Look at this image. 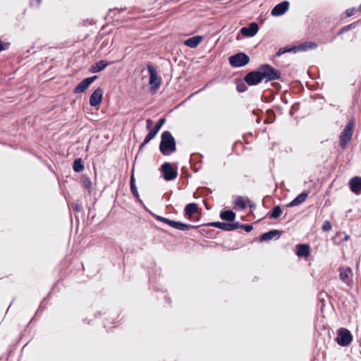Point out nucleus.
Returning a JSON list of instances; mask_svg holds the SVG:
<instances>
[{
  "mask_svg": "<svg viewBox=\"0 0 361 361\" xmlns=\"http://www.w3.org/2000/svg\"><path fill=\"white\" fill-rule=\"evenodd\" d=\"M196 157H200V159H202V157H203L202 154H198V153H194V154H191V159H193V160H196V159H196ZM200 160H201V159H200Z\"/></svg>",
  "mask_w": 361,
  "mask_h": 361,
  "instance_id": "49530a36",
  "label": "nucleus"
},
{
  "mask_svg": "<svg viewBox=\"0 0 361 361\" xmlns=\"http://www.w3.org/2000/svg\"><path fill=\"white\" fill-rule=\"evenodd\" d=\"M161 168L163 173V177L166 180H173L177 177V170L173 168L171 163L165 162L161 165Z\"/></svg>",
  "mask_w": 361,
  "mask_h": 361,
  "instance_id": "6e6552de",
  "label": "nucleus"
},
{
  "mask_svg": "<svg viewBox=\"0 0 361 361\" xmlns=\"http://www.w3.org/2000/svg\"><path fill=\"white\" fill-rule=\"evenodd\" d=\"M102 315V312H97L95 314H94V317H97L99 316Z\"/></svg>",
  "mask_w": 361,
  "mask_h": 361,
  "instance_id": "3c124183",
  "label": "nucleus"
},
{
  "mask_svg": "<svg viewBox=\"0 0 361 361\" xmlns=\"http://www.w3.org/2000/svg\"><path fill=\"white\" fill-rule=\"evenodd\" d=\"M165 300L168 304H170L171 302V298L168 296H165Z\"/></svg>",
  "mask_w": 361,
  "mask_h": 361,
  "instance_id": "8fccbe9b",
  "label": "nucleus"
},
{
  "mask_svg": "<svg viewBox=\"0 0 361 361\" xmlns=\"http://www.w3.org/2000/svg\"><path fill=\"white\" fill-rule=\"evenodd\" d=\"M352 273V270L350 268L348 267V268H345V269H340V274H339V276H340V279L343 281H346V280L348 279L349 277V275Z\"/></svg>",
  "mask_w": 361,
  "mask_h": 361,
  "instance_id": "a878e982",
  "label": "nucleus"
},
{
  "mask_svg": "<svg viewBox=\"0 0 361 361\" xmlns=\"http://www.w3.org/2000/svg\"><path fill=\"white\" fill-rule=\"evenodd\" d=\"M357 11L356 8H350L345 10V15L347 17H350L353 16Z\"/></svg>",
  "mask_w": 361,
  "mask_h": 361,
  "instance_id": "ea45409f",
  "label": "nucleus"
},
{
  "mask_svg": "<svg viewBox=\"0 0 361 361\" xmlns=\"http://www.w3.org/2000/svg\"><path fill=\"white\" fill-rule=\"evenodd\" d=\"M112 62H108L105 60H100L92 65V73H98L104 70L107 66L111 64Z\"/></svg>",
  "mask_w": 361,
  "mask_h": 361,
  "instance_id": "a211bd4d",
  "label": "nucleus"
},
{
  "mask_svg": "<svg viewBox=\"0 0 361 361\" xmlns=\"http://www.w3.org/2000/svg\"><path fill=\"white\" fill-rule=\"evenodd\" d=\"M286 215H287V214H285V215H284V219H286Z\"/></svg>",
  "mask_w": 361,
  "mask_h": 361,
  "instance_id": "680f3d73",
  "label": "nucleus"
},
{
  "mask_svg": "<svg viewBox=\"0 0 361 361\" xmlns=\"http://www.w3.org/2000/svg\"><path fill=\"white\" fill-rule=\"evenodd\" d=\"M159 150L164 156L171 155L176 151V142L171 132L166 130L162 133Z\"/></svg>",
  "mask_w": 361,
  "mask_h": 361,
  "instance_id": "f257e3e1",
  "label": "nucleus"
},
{
  "mask_svg": "<svg viewBox=\"0 0 361 361\" xmlns=\"http://www.w3.org/2000/svg\"><path fill=\"white\" fill-rule=\"evenodd\" d=\"M207 226L216 227L225 231H229V222L214 221L208 223Z\"/></svg>",
  "mask_w": 361,
  "mask_h": 361,
  "instance_id": "b1692460",
  "label": "nucleus"
},
{
  "mask_svg": "<svg viewBox=\"0 0 361 361\" xmlns=\"http://www.w3.org/2000/svg\"><path fill=\"white\" fill-rule=\"evenodd\" d=\"M281 236V231L278 230H271L264 233L260 235L259 240L261 242L270 240L274 238H279Z\"/></svg>",
  "mask_w": 361,
  "mask_h": 361,
  "instance_id": "4468645a",
  "label": "nucleus"
},
{
  "mask_svg": "<svg viewBox=\"0 0 361 361\" xmlns=\"http://www.w3.org/2000/svg\"><path fill=\"white\" fill-rule=\"evenodd\" d=\"M360 346H361V342H360Z\"/></svg>",
  "mask_w": 361,
  "mask_h": 361,
  "instance_id": "e2e57ef3",
  "label": "nucleus"
},
{
  "mask_svg": "<svg viewBox=\"0 0 361 361\" xmlns=\"http://www.w3.org/2000/svg\"><path fill=\"white\" fill-rule=\"evenodd\" d=\"M357 22H354L348 25L343 27L338 32V35H342L345 32L350 31V30L354 29L357 26Z\"/></svg>",
  "mask_w": 361,
  "mask_h": 361,
  "instance_id": "c85d7f7f",
  "label": "nucleus"
},
{
  "mask_svg": "<svg viewBox=\"0 0 361 361\" xmlns=\"http://www.w3.org/2000/svg\"><path fill=\"white\" fill-rule=\"evenodd\" d=\"M354 126V120L352 119L349 121L339 135V146L343 149H345L347 147L348 142L352 139Z\"/></svg>",
  "mask_w": 361,
  "mask_h": 361,
  "instance_id": "7ed1b4c3",
  "label": "nucleus"
},
{
  "mask_svg": "<svg viewBox=\"0 0 361 361\" xmlns=\"http://www.w3.org/2000/svg\"><path fill=\"white\" fill-rule=\"evenodd\" d=\"M97 78V75H92V83Z\"/></svg>",
  "mask_w": 361,
  "mask_h": 361,
  "instance_id": "603ef678",
  "label": "nucleus"
},
{
  "mask_svg": "<svg viewBox=\"0 0 361 361\" xmlns=\"http://www.w3.org/2000/svg\"><path fill=\"white\" fill-rule=\"evenodd\" d=\"M84 22H89V19H87L86 20H84Z\"/></svg>",
  "mask_w": 361,
  "mask_h": 361,
  "instance_id": "bf43d9fd",
  "label": "nucleus"
},
{
  "mask_svg": "<svg viewBox=\"0 0 361 361\" xmlns=\"http://www.w3.org/2000/svg\"><path fill=\"white\" fill-rule=\"evenodd\" d=\"M206 87H207V86H204V87H202V89H200L199 91H197V92H195V93H193V94H190V96L186 99V100L190 99V98H191L194 94H197L198 92H201V91L204 90L206 88Z\"/></svg>",
  "mask_w": 361,
  "mask_h": 361,
  "instance_id": "09e8293b",
  "label": "nucleus"
},
{
  "mask_svg": "<svg viewBox=\"0 0 361 361\" xmlns=\"http://www.w3.org/2000/svg\"><path fill=\"white\" fill-rule=\"evenodd\" d=\"M350 190L355 195L361 194V177L354 176L349 181Z\"/></svg>",
  "mask_w": 361,
  "mask_h": 361,
  "instance_id": "9b49d317",
  "label": "nucleus"
},
{
  "mask_svg": "<svg viewBox=\"0 0 361 361\" xmlns=\"http://www.w3.org/2000/svg\"><path fill=\"white\" fill-rule=\"evenodd\" d=\"M290 6L289 1H283L276 4L271 11L273 16H281L283 15L288 9Z\"/></svg>",
  "mask_w": 361,
  "mask_h": 361,
  "instance_id": "9d476101",
  "label": "nucleus"
},
{
  "mask_svg": "<svg viewBox=\"0 0 361 361\" xmlns=\"http://www.w3.org/2000/svg\"><path fill=\"white\" fill-rule=\"evenodd\" d=\"M42 0H37L38 6L40 5Z\"/></svg>",
  "mask_w": 361,
  "mask_h": 361,
  "instance_id": "864d4df0",
  "label": "nucleus"
},
{
  "mask_svg": "<svg viewBox=\"0 0 361 361\" xmlns=\"http://www.w3.org/2000/svg\"><path fill=\"white\" fill-rule=\"evenodd\" d=\"M198 209L197 204L196 203H189L188 204L185 209V216H187L189 219L193 220V214H195Z\"/></svg>",
  "mask_w": 361,
  "mask_h": 361,
  "instance_id": "dca6fc26",
  "label": "nucleus"
},
{
  "mask_svg": "<svg viewBox=\"0 0 361 361\" xmlns=\"http://www.w3.org/2000/svg\"><path fill=\"white\" fill-rule=\"evenodd\" d=\"M73 208L76 212H81L82 209V207L80 204H78V203L73 204Z\"/></svg>",
  "mask_w": 361,
  "mask_h": 361,
  "instance_id": "37998d69",
  "label": "nucleus"
},
{
  "mask_svg": "<svg viewBox=\"0 0 361 361\" xmlns=\"http://www.w3.org/2000/svg\"><path fill=\"white\" fill-rule=\"evenodd\" d=\"M250 208H252V207H255V206H254V205H250Z\"/></svg>",
  "mask_w": 361,
  "mask_h": 361,
  "instance_id": "052dcab7",
  "label": "nucleus"
},
{
  "mask_svg": "<svg viewBox=\"0 0 361 361\" xmlns=\"http://www.w3.org/2000/svg\"><path fill=\"white\" fill-rule=\"evenodd\" d=\"M235 216V213L231 209L222 210L220 213V218L224 221H227L228 222L233 221Z\"/></svg>",
  "mask_w": 361,
  "mask_h": 361,
  "instance_id": "f3484780",
  "label": "nucleus"
},
{
  "mask_svg": "<svg viewBox=\"0 0 361 361\" xmlns=\"http://www.w3.org/2000/svg\"><path fill=\"white\" fill-rule=\"evenodd\" d=\"M310 246L307 244H298L296 255L298 257H308L310 255Z\"/></svg>",
  "mask_w": 361,
  "mask_h": 361,
  "instance_id": "6ab92c4d",
  "label": "nucleus"
},
{
  "mask_svg": "<svg viewBox=\"0 0 361 361\" xmlns=\"http://www.w3.org/2000/svg\"><path fill=\"white\" fill-rule=\"evenodd\" d=\"M357 11L361 12V4L359 6V8H358Z\"/></svg>",
  "mask_w": 361,
  "mask_h": 361,
  "instance_id": "4d7b16f0",
  "label": "nucleus"
},
{
  "mask_svg": "<svg viewBox=\"0 0 361 361\" xmlns=\"http://www.w3.org/2000/svg\"><path fill=\"white\" fill-rule=\"evenodd\" d=\"M147 66L149 74V84L150 90L152 92H155L159 88L161 79L158 75L157 68L152 63H148Z\"/></svg>",
  "mask_w": 361,
  "mask_h": 361,
  "instance_id": "20e7f679",
  "label": "nucleus"
},
{
  "mask_svg": "<svg viewBox=\"0 0 361 361\" xmlns=\"http://www.w3.org/2000/svg\"><path fill=\"white\" fill-rule=\"evenodd\" d=\"M157 133H156L153 129L151 130L149 133L146 135L144 140L145 142H149L156 135Z\"/></svg>",
  "mask_w": 361,
  "mask_h": 361,
  "instance_id": "72a5a7b5",
  "label": "nucleus"
},
{
  "mask_svg": "<svg viewBox=\"0 0 361 361\" xmlns=\"http://www.w3.org/2000/svg\"><path fill=\"white\" fill-rule=\"evenodd\" d=\"M203 40V37L200 35H196L192 37H189L184 41V44L190 48H196L200 43Z\"/></svg>",
  "mask_w": 361,
  "mask_h": 361,
  "instance_id": "2eb2a0df",
  "label": "nucleus"
},
{
  "mask_svg": "<svg viewBox=\"0 0 361 361\" xmlns=\"http://www.w3.org/2000/svg\"><path fill=\"white\" fill-rule=\"evenodd\" d=\"M171 227L175 228L180 231H188L190 228H197L199 226H193L191 224H187L180 221H173Z\"/></svg>",
  "mask_w": 361,
  "mask_h": 361,
  "instance_id": "aec40b11",
  "label": "nucleus"
},
{
  "mask_svg": "<svg viewBox=\"0 0 361 361\" xmlns=\"http://www.w3.org/2000/svg\"><path fill=\"white\" fill-rule=\"evenodd\" d=\"M257 122L258 123H259L261 122V119H260L259 118H258L257 119Z\"/></svg>",
  "mask_w": 361,
  "mask_h": 361,
  "instance_id": "6e6d98bb",
  "label": "nucleus"
},
{
  "mask_svg": "<svg viewBox=\"0 0 361 361\" xmlns=\"http://www.w3.org/2000/svg\"><path fill=\"white\" fill-rule=\"evenodd\" d=\"M318 47V44L314 42H305L298 45L299 51H304L311 49H314Z\"/></svg>",
  "mask_w": 361,
  "mask_h": 361,
  "instance_id": "4be33fe9",
  "label": "nucleus"
},
{
  "mask_svg": "<svg viewBox=\"0 0 361 361\" xmlns=\"http://www.w3.org/2000/svg\"><path fill=\"white\" fill-rule=\"evenodd\" d=\"M243 80L250 86L257 85L263 81L259 68L256 70L248 72L244 77Z\"/></svg>",
  "mask_w": 361,
  "mask_h": 361,
  "instance_id": "0eeeda50",
  "label": "nucleus"
},
{
  "mask_svg": "<svg viewBox=\"0 0 361 361\" xmlns=\"http://www.w3.org/2000/svg\"><path fill=\"white\" fill-rule=\"evenodd\" d=\"M309 192L307 191H303L300 195H298L296 197H295L290 202L286 205L288 207H295L299 205L304 202L307 197H308Z\"/></svg>",
  "mask_w": 361,
  "mask_h": 361,
  "instance_id": "ddd939ff",
  "label": "nucleus"
},
{
  "mask_svg": "<svg viewBox=\"0 0 361 361\" xmlns=\"http://www.w3.org/2000/svg\"><path fill=\"white\" fill-rule=\"evenodd\" d=\"M240 228L244 229L246 232L249 233L252 231L253 226L252 224H240Z\"/></svg>",
  "mask_w": 361,
  "mask_h": 361,
  "instance_id": "e433bc0d",
  "label": "nucleus"
},
{
  "mask_svg": "<svg viewBox=\"0 0 361 361\" xmlns=\"http://www.w3.org/2000/svg\"><path fill=\"white\" fill-rule=\"evenodd\" d=\"M332 226L329 221H325L322 226V230L324 231H329L331 229Z\"/></svg>",
  "mask_w": 361,
  "mask_h": 361,
  "instance_id": "c9c22d12",
  "label": "nucleus"
},
{
  "mask_svg": "<svg viewBox=\"0 0 361 361\" xmlns=\"http://www.w3.org/2000/svg\"><path fill=\"white\" fill-rule=\"evenodd\" d=\"M166 122L165 118H161L159 119V121L156 123L155 126L154 127L153 130L158 133L161 128L163 126V125Z\"/></svg>",
  "mask_w": 361,
  "mask_h": 361,
  "instance_id": "473e14b6",
  "label": "nucleus"
},
{
  "mask_svg": "<svg viewBox=\"0 0 361 361\" xmlns=\"http://www.w3.org/2000/svg\"><path fill=\"white\" fill-rule=\"evenodd\" d=\"M10 44L0 40V52L8 49Z\"/></svg>",
  "mask_w": 361,
  "mask_h": 361,
  "instance_id": "a19ab883",
  "label": "nucleus"
},
{
  "mask_svg": "<svg viewBox=\"0 0 361 361\" xmlns=\"http://www.w3.org/2000/svg\"><path fill=\"white\" fill-rule=\"evenodd\" d=\"M258 68L263 80H264L266 82L274 80H279L281 78V71L269 64H262Z\"/></svg>",
  "mask_w": 361,
  "mask_h": 361,
  "instance_id": "f03ea898",
  "label": "nucleus"
},
{
  "mask_svg": "<svg viewBox=\"0 0 361 361\" xmlns=\"http://www.w3.org/2000/svg\"><path fill=\"white\" fill-rule=\"evenodd\" d=\"M90 85V77L85 78L74 89L75 93L83 92Z\"/></svg>",
  "mask_w": 361,
  "mask_h": 361,
  "instance_id": "412c9836",
  "label": "nucleus"
},
{
  "mask_svg": "<svg viewBox=\"0 0 361 361\" xmlns=\"http://www.w3.org/2000/svg\"><path fill=\"white\" fill-rule=\"evenodd\" d=\"M146 123H147V125H146L147 130H152V128L153 124H154L153 121L152 119L148 118L146 121Z\"/></svg>",
  "mask_w": 361,
  "mask_h": 361,
  "instance_id": "79ce46f5",
  "label": "nucleus"
},
{
  "mask_svg": "<svg viewBox=\"0 0 361 361\" xmlns=\"http://www.w3.org/2000/svg\"><path fill=\"white\" fill-rule=\"evenodd\" d=\"M130 190H131L133 196H135V197H138L139 194H138V192H137V188L135 185V180L133 174L130 177Z\"/></svg>",
  "mask_w": 361,
  "mask_h": 361,
  "instance_id": "cd10ccee",
  "label": "nucleus"
},
{
  "mask_svg": "<svg viewBox=\"0 0 361 361\" xmlns=\"http://www.w3.org/2000/svg\"><path fill=\"white\" fill-rule=\"evenodd\" d=\"M90 145V139H89V140L87 141V148L89 147V145Z\"/></svg>",
  "mask_w": 361,
  "mask_h": 361,
  "instance_id": "5fc2aeb1",
  "label": "nucleus"
},
{
  "mask_svg": "<svg viewBox=\"0 0 361 361\" xmlns=\"http://www.w3.org/2000/svg\"><path fill=\"white\" fill-rule=\"evenodd\" d=\"M348 238H349V236L348 235H345V240H347Z\"/></svg>",
  "mask_w": 361,
  "mask_h": 361,
  "instance_id": "13d9d810",
  "label": "nucleus"
},
{
  "mask_svg": "<svg viewBox=\"0 0 361 361\" xmlns=\"http://www.w3.org/2000/svg\"><path fill=\"white\" fill-rule=\"evenodd\" d=\"M123 11H124V9H123V8H121V9H118V8L109 9L108 16L109 18H114V16H112L113 13L115 14L116 12L120 13L121 12H122Z\"/></svg>",
  "mask_w": 361,
  "mask_h": 361,
  "instance_id": "4c0bfd02",
  "label": "nucleus"
},
{
  "mask_svg": "<svg viewBox=\"0 0 361 361\" xmlns=\"http://www.w3.org/2000/svg\"><path fill=\"white\" fill-rule=\"evenodd\" d=\"M240 224L238 221L229 222V231H234L237 228H240Z\"/></svg>",
  "mask_w": 361,
  "mask_h": 361,
  "instance_id": "f704fd0d",
  "label": "nucleus"
},
{
  "mask_svg": "<svg viewBox=\"0 0 361 361\" xmlns=\"http://www.w3.org/2000/svg\"><path fill=\"white\" fill-rule=\"evenodd\" d=\"M228 61L233 68H240L249 63L250 57L244 52H238L229 56Z\"/></svg>",
  "mask_w": 361,
  "mask_h": 361,
  "instance_id": "39448f33",
  "label": "nucleus"
},
{
  "mask_svg": "<svg viewBox=\"0 0 361 361\" xmlns=\"http://www.w3.org/2000/svg\"><path fill=\"white\" fill-rule=\"evenodd\" d=\"M85 187L88 190V192H90V180L89 179L85 180Z\"/></svg>",
  "mask_w": 361,
  "mask_h": 361,
  "instance_id": "a18cd8bd",
  "label": "nucleus"
},
{
  "mask_svg": "<svg viewBox=\"0 0 361 361\" xmlns=\"http://www.w3.org/2000/svg\"><path fill=\"white\" fill-rule=\"evenodd\" d=\"M281 214H282V209H281V206L276 205L273 207V209L271 211H269L267 213V216L269 219H277L280 217Z\"/></svg>",
  "mask_w": 361,
  "mask_h": 361,
  "instance_id": "5701e85b",
  "label": "nucleus"
},
{
  "mask_svg": "<svg viewBox=\"0 0 361 361\" xmlns=\"http://www.w3.org/2000/svg\"><path fill=\"white\" fill-rule=\"evenodd\" d=\"M247 83L243 80H240L239 82H237V85H236V90L238 92H244L245 91H247Z\"/></svg>",
  "mask_w": 361,
  "mask_h": 361,
  "instance_id": "7c9ffc66",
  "label": "nucleus"
},
{
  "mask_svg": "<svg viewBox=\"0 0 361 361\" xmlns=\"http://www.w3.org/2000/svg\"><path fill=\"white\" fill-rule=\"evenodd\" d=\"M353 341L351 332L345 328H340L338 330L336 341L343 347L348 346Z\"/></svg>",
  "mask_w": 361,
  "mask_h": 361,
  "instance_id": "423d86ee",
  "label": "nucleus"
},
{
  "mask_svg": "<svg viewBox=\"0 0 361 361\" xmlns=\"http://www.w3.org/2000/svg\"><path fill=\"white\" fill-rule=\"evenodd\" d=\"M259 30V25L255 22L250 23L247 26L240 28V33L246 37H254Z\"/></svg>",
  "mask_w": 361,
  "mask_h": 361,
  "instance_id": "1a4fd4ad",
  "label": "nucleus"
},
{
  "mask_svg": "<svg viewBox=\"0 0 361 361\" xmlns=\"http://www.w3.org/2000/svg\"><path fill=\"white\" fill-rule=\"evenodd\" d=\"M267 118L264 121L266 124L272 123L276 119V115L272 109H268L266 111Z\"/></svg>",
  "mask_w": 361,
  "mask_h": 361,
  "instance_id": "393cba45",
  "label": "nucleus"
},
{
  "mask_svg": "<svg viewBox=\"0 0 361 361\" xmlns=\"http://www.w3.org/2000/svg\"><path fill=\"white\" fill-rule=\"evenodd\" d=\"M73 169L75 172H80L83 170L84 166L80 159H76L73 161Z\"/></svg>",
  "mask_w": 361,
  "mask_h": 361,
  "instance_id": "bb28decb",
  "label": "nucleus"
},
{
  "mask_svg": "<svg viewBox=\"0 0 361 361\" xmlns=\"http://www.w3.org/2000/svg\"><path fill=\"white\" fill-rule=\"evenodd\" d=\"M286 53V48L284 47H281L280 48L278 51L276 53V56H281L282 54Z\"/></svg>",
  "mask_w": 361,
  "mask_h": 361,
  "instance_id": "c03bdc74",
  "label": "nucleus"
},
{
  "mask_svg": "<svg viewBox=\"0 0 361 361\" xmlns=\"http://www.w3.org/2000/svg\"><path fill=\"white\" fill-rule=\"evenodd\" d=\"M286 48V53H296V52H298L299 50H298V45L297 46H293V47H285Z\"/></svg>",
  "mask_w": 361,
  "mask_h": 361,
  "instance_id": "58836bf2",
  "label": "nucleus"
},
{
  "mask_svg": "<svg viewBox=\"0 0 361 361\" xmlns=\"http://www.w3.org/2000/svg\"><path fill=\"white\" fill-rule=\"evenodd\" d=\"M103 90L97 87L92 93V106H97L101 104L103 97Z\"/></svg>",
  "mask_w": 361,
  "mask_h": 361,
  "instance_id": "f8f14e48",
  "label": "nucleus"
},
{
  "mask_svg": "<svg viewBox=\"0 0 361 361\" xmlns=\"http://www.w3.org/2000/svg\"><path fill=\"white\" fill-rule=\"evenodd\" d=\"M147 142H145V141H143V142L140 144V147H139L138 152H142V151L143 150V149L145 148V147L146 146V145H147Z\"/></svg>",
  "mask_w": 361,
  "mask_h": 361,
  "instance_id": "de8ad7c7",
  "label": "nucleus"
},
{
  "mask_svg": "<svg viewBox=\"0 0 361 361\" xmlns=\"http://www.w3.org/2000/svg\"><path fill=\"white\" fill-rule=\"evenodd\" d=\"M152 216L157 221H161L162 223H164L166 224H168L170 226H171L172 225V223L173 221V220H171L169 219H167L166 217H164V216H159V215H157V214H152Z\"/></svg>",
  "mask_w": 361,
  "mask_h": 361,
  "instance_id": "c756f323",
  "label": "nucleus"
},
{
  "mask_svg": "<svg viewBox=\"0 0 361 361\" xmlns=\"http://www.w3.org/2000/svg\"><path fill=\"white\" fill-rule=\"evenodd\" d=\"M235 206H237L240 209H244L246 207L245 202L243 197L238 196L235 202H234Z\"/></svg>",
  "mask_w": 361,
  "mask_h": 361,
  "instance_id": "2f4dec72",
  "label": "nucleus"
}]
</instances>
